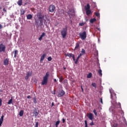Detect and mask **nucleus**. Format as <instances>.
<instances>
[{"label":"nucleus","instance_id":"obj_32","mask_svg":"<svg viewBox=\"0 0 127 127\" xmlns=\"http://www.w3.org/2000/svg\"><path fill=\"white\" fill-rule=\"evenodd\" d=\"M95 14L96 16H97V17H99L100 16V13H99L98 12H96L95 13Z\"/></svg>","mask_w":127,"mask_h":127},{"label":"nucleus","instance_id":"obj_37","mask_svg":"<svg viewBox=\"0 0 127 127\" xmlns=\"http://www.w3.org/2000/svg\"><path fill=\"white\" fill-rule=\"evenodd\" d=\"M93 113H94L95 116H98V114H97V111H96V110H95V109L93 110Z\"/></svg>","mask_w":127,"mask_h":127},{"label":"nucleus","instance_id":"obj_27","mask_svg":"<svg viewBox=\"0 0 127 127\" xmlns=\"http://www.w3.org/2000/svg\"><path fill=\"white\" fill-rule=\"evenodd\" d=\"M97 20L96 19V18H93L90 19V23H94V22H95V21H96Z\"/></svg>","mask_w":127,"mask_h":127},{"label":"nucleus","instance_id":"obj_9","mask_svg":"<svg viewBox=\"0 0 127 127\" xmlns=\"http://www.w3.org/2000/svg\"><path fill=\"white\" fill-rule=\"evenodd\" d=\"M32 75V72L31 71V72H27L25 77V80H28V78H29V77H31Z\"/></svg>","mask_w":127,"mask_h":127},{"label":"nucleus","instance_id":"obj_57","mask_svg":"<svg viewBox=\"0 0 127 127\" xmlns=\"http://www.w3.org/2000/svg\"><path fill=\"white\" fill-rule=\"evenodd\" d=\"M55 82H57V80H55Z\"/></svg>","mask_w":127,"mask_h":127},{"label":"nucleus","instance_id":"obj_20","mask_svg":"<svg viewBox=\"0 0 127 127\" xmlns=\"http://www.w3.org/2000/svg\"><path fill=\"white\" fill-rule=\"evenodd\" d=\"M48 80H43L42 81V85H47V83H48Z\"/></svg>","mask_w":127,"mask_h":127},{"label":"nucleus","instance_id":"obj_43","mask_svg":"<svg viewBox=\"0 0 127 127\" xmlns=\"http://www.w3.org/2000/svg\"><path fill=\"white\" fill-rule=\"evenodd\" d=\"M35 127H38V122H36L35 125Z\"/></svg>","mask_w":127,"mask_h":127},{"label":"nucleus","instance_id":"obj_14","mask_svg":"<svg viewBox=\"0 0 127 127\" xmlns=\"http://www.w3.org/2000/svg\"><path fill=\"white\" fill-rule=\"evenodd\" d=\"M49 77V72H47L46 75L44 77L43 80H48V77Z\"/></svg>","mask_w":127,"mask_h":127},{"label":"nucleus","instance_id":"obj_24","mask_svg":"<svg viewBox=\"0 0 127 127\" xmlns=\"http://www.w3.org/2000/svg\"><path fill=\"white\" fill-rule=\"evenodd\" d=\"M17 4L20 6H21V5H22V0H19V1H18Z\"/></svg>","mask_w":127,"mask_h":127},{"label":"nucleus","instance_id":"obj_51","mask_svg":"<svg viewBox=\"0 0 127 127\" xmlns=\"http://www.w3.org/2000/svg\"><path fill=\"white\" fill-rule=\"evenodd\" d=\"M81 89H82V92H84V89H83V87L82 86H81Z\"/></svg>","mask_w":127,"mask_h":127},{"label":"nucleus","instance_id":"obj_58","mask_svg":"<svg viewBox=\"0 0 127 127\" xmlns=\"http://www.w3.org/2000/svg\"><path fill=\"white\" fill-rule=\"evenodd\" d=\"M60 82H62V80H60Z\"/></svg>","mask_w":127,"mask_h":127},{"label":"nucleus","instance_id":"obj_55","mask_svg":"<svg viewBox=\"0 0 127 127\" xmlns=\"http://www.w3.org/2000/svg\"><path fill=\"white\" fill-rule=\"evenodd\" d=\"M64 70H66V67H64Z\"/></svg>","mask_w":127,"mask_h":127},{"label":"nucleus","instance_id":"obj_45","mask_svg":"<svg viewBox=\"0 0 127 127\" xmlns=\"http://www.w3.org/2000/svg\"><path fill=\"white\" fill-rule=\"evenodd\" d=\"M100 103L103 104V99H102V98H100Z\"/></svg>","mask_w":127,"mask_h":127},{"label":"nucleus","instance_id":"obj_23","mask_svg":"<svg viewBox=\"0 0 127 127\" xmlns=\"http://www.w3.org/2000/svg\"><path fill=\"white\" fill-rule=\"evenodd\" d=\"M24 13H25V11L24 9H22L20 10V15H24Z\"/></svg>","mask_w":127,"mask_h":127},{"label":"nucleus","instance_id":"obj_59","mask_svg":"<svg viewBox=\"0 0 127 127\" xmlns=\"http://www.w3.org/2000/svg\"><path fill=\"white\" fill-rule=\"evenodd\" d=\"M35 82H37V80H35Z\"/></svg>","mask_w":127,"mask_h":127},{"label":"nucleus","instance_id":"obj_63","mask_svg":"<svg viewBox=\"0 0 127 127\" xmlns=\"http://www.w3.org/2000/svg\"><path fill=\"white\" fill-rule=\"evenodd\" d=\"M54 80H56V79H55Z\"/></svg>","mask_w":127,"mask_h":127},{"label":"nucleus","instance_id":"obj_1","mask_svg":"<svg viewBox=\"0 0 127 127\" xmlns=\"http://www.w3.org/2000/svg\"><path fill=\"white\" fill-rule=\"evenodd\" d=\"M68 30V27L65 26V28H63L61 30V33L63 37V38H65L66 35H67V31Z\"/></svg>","mask_w":127,"mask_h":127},{"label":"nucleus","instance_id":"obj_31","mask_svg":"<svg viewBox=\"0 0 127 127\" xmlns=\"http://www.w3.org/2000/svg\"><path fill=\"white\" fill-rule=\"evenodd\" d=\"M87 77L88 78H92V73L90 72L87 76Z\"/></svg>","mask_w":127,"mask_h":127},{"label":"nucleus","instance_id":"obj_36","mask_svg":"<svg viewBox=\"0 0 127 127\" xmlns=\"http://www.w3.org/2000/svg\"><path fill=\"white\" fill-rule=\"evenodd\" d=\"M85 123V127H88V122H87V120H85L84 121Z\"/></svg>","mask_w":127,"mask_h":127},{"label":"nucleus","instance_id":"obj_52","mask_svg":"<svg viewBox=\"0 0 127 127\" xmlns=\"http://www.w3.org/2000/svg\"><path fill=\"white\" fill-rule=\"evenodd\" d=\"M2 28V26L1 25H0V29H1Z\"/></svg>","mask_w":127,"mask_h":127},{"label":"nucleus","instance_id":"obj_19","mask_svg":"<svg viewBox=\"0 0 127 127\" xmlns=\"http://www.w3.org/2000/svg\"><path fill=\"white\" fill-rule=\"evenodd\" d=\"M91 6H90V4L87 3L86 5V6H85V10H90Z\"/></svg>","mask_w":127,"mask_h":127},{"label":"nucleus","instance_id":"obj_39","mask_svg":"<svg viewBox=\"0 0 127 127\" xmlns=\"http://www.w3.org/2000/svg\"><path fill=\"white\" fill-rule=\"evenodd\" d=\"M94 125H95V124H94V122H93V121L90 123V126H94Z\"/></svg>","mask_w":127,"mask_h":127},{"label":"nucleus","instance_id":"obj_4","mask_svg":"<svg viewBox=\"0 0 127 127\" xmlns=\"http://www.w3.org/2000/svg\"><path fill=\"white\" fill-rule=\"evenodd\" d=\"M5 45L2 43L0 44V53H1V52H5Z\"/></svg>","mask_w":127,"mask_h":127},{"label":"nucleus","instance_id":"obj_38","mask_svg":"<svg viewBox=\"0 0 127 127\" xmlns=\"http://www.w3.org/2000/svg\"><path fill=\"white\" fill-rule=\"evenodd\" d=\"M51 60H52V58H51V57H49L48 58V61H51Z\"/></svg>","mask_w":127,"mask_h":127},{"label":"nucleus","instance_id":"obj_17","mask_svg":"<svg viewBox=\"0 0 127 127\" xmlns=\"http://www.w3.org/2000/svg\"><path fill=\"white\" fill-rule=\"evenodd\" d=\"M3 64L6 66L8 65V59H5L3 61Z\"/></svg>","mask_w":127,"mask_h":127},{"label":"nucleus","instance_id":"obj_46","mask_svg":"<svg viewBox=\"0 0 127 127\" xmlns=\"http://www.w3.org/2000/svg\"><path fill=\"white\" fill-rule=\"evenodd\" d=\"M1 102H2L1 99L0 98V106H1Z\"/></svg>","mask_w":127,"mask_h":127},{"label":"nucleus","instance_id":"obj_3","mask_svg":"<svg viewBox=\"0 0 127 127\" xmlns=\"http://www.w3.org/2000/svg\"><path fill=\"white\" fill-rule=\"evenodd\" d=\"M38 18L40 21V24H41V25H43V19H44V15H42V14H40L39 15Z\"/></svg>","mask_w":127,"mask_h":127},{"label":"nucleus","instance_id":"obj_41","mask_svg":"<svg viewBox=\"0 0 127 127\" xmlns=\"http://www.w3.org/2000/svg\"><path fill=\"white\" fill-rule=\"evenodd\" d=\"M65 121H66V119H65L64 118L62 119V122H63V124H64L65 123Z\"/></svg>","mask_w":127,"mask_h":127},{"label":"nucleus","instance_id":"obj_12","mask_svg":"<svg viewBox=\"0 0 127 127\" xmlns=\"http://www.w3.org/2000/svg\"><path fill=\"white\" fill-rule=\"evenodd\" d=\"M46 56V54H43V55L41 56V59H40V63H42V61H43V60H44V59H45Z\"/></svg>","mask_w":127,"mask_h":127},{"label":"nucleus","instance_id":"obj_10","mask_svg":"<svg viewBox=\"0 0 127 127\" xmlns=\"http://www.w3.org/2000/svg\"><path fill=\"white\" fill-rule=\"evenodd\" d=\"M65 56L69 57V58H71V57H72L73 61H75V56L73 54H65Z\"/></svg>","mask_w":127,"mask_h":127},{"label":"nucleus","instance_id":"obj_40","mask_svg":"<svg viewBox=\"0 0 127 127\" xmlns=\"http://www.w3.org/2000/svg\"><path fill=\"white\" fill-rule=\"evenodd\" d=\"M79 25L80 26H83L84 25V23H79Z\"/></svg>","mask_w":127,"mask_h":127},{"label":"nucleus","instance_id":"obj_60","mask_svg":"<svg viewBox=\"0 0 127 127\" xmlns=\"http://www.w3.org/2000/svg\"><path fill=\"white\" fill-rule=\"evenodd\" d=\"M56 127H58V126H56Z\"/></svg>","mask_w":127,"mask_h":127},{"label":"nucleus","instance_id":"obj_62","mask_svg":"<svg viewBox=\"0 0 127 127\" xmlns=\"http://www.w3.org/2000/svg\"><path fill=\"white\" fill-rule=\"evenodd\" d=\"M54 95H55V93H54Z\"/></svg>","mask_w":127,"mask_h":127},{"label":"nucleus","instance_id":"obj_49","mask_svg":"<svg viewBox=\"0 0 127 127\" xmlns=\"http://www.w3.org/2000/svg\"><path fill=\"white\" fill-rule=\"evenodd\" d=\"M118 107H119V108H121V103L118 104Z\"/></svg>","mask_w":127,"mask_h":127},{"label":"nucleus","instance_id":"obj_18","mask_svg":"<svg viewBox=\"0 0 127 127\" xmlns=\"http://www.w3.org/2000/svg\"><path fill=\"white\" fill-rule=\"evenodd\" d=\"M91 13H92V10H91L90 9H89V10H86V15L89 16Z\"/></svg>","mask_w":127,"mask_h":127},{"label":"nucleus","instance_id":"obj_16","mask_svg":"<svg viewBox=\"0 0 127 127\" xmlns=\"http://www.w3.org/2000/svg\"><path fill=\"white\" fill-rule=\"evenodd\" d=\"M3 118H4V116L2 115L0 119V127H1V125L2 124V122H3Z\"/></svg>","mask_w":127,"mask_h":127},{"label":"nucleus","instance_id":"obj_33","mask_svg":"<svg viewBox=\"0 0 127 127\" xmlns=\"http://www.w3.org/2000/svg\"><path fill=\"white\" fill-rule=\"evenodd\" d=\"M33 102L34 104H37V101L36 100V97L33 98Z\"/></svg>","mask_w":127,"mask_h":127},{"label":"nucleus","instance_id":"obj_15","mask_svg":"<svg viewBox=\"0 0 127 127\" xmlns=\"http://www.w3.org/2000/svg\"><path fill=\"white\" fill-rule=\"evenodd\" d=\"M79 48H80V44L79 43H76L75 44L74 50H77V49H79Z\"/></svg>","mask_w":127,"mask_h":127},{"label":"nucleus","instance_id":"obj_48","mask_svg":"<svg viewBox=\"0 0 127 127\" xmlns=\"http://www.w3.org/2000/svg\"><path fill=\"white\" fill-rule=\"evenodd\" d=\"M31 97L30 95L27 96V99H31Z\"/></svg>","mask_w":127,"mask_h":127},{"label":"nucleus","instance_id":"obj_2","mask_svg":"<svg viewBox=\"0 0 127 127\" xmlns=\"http://www.w3.org/2000/svg\"><path fill=\"white\" fill-rule=\"evenodd\" d=\"M79 37L82 40H85L87 38V32L84 31L82 33H79Z\"/></svg>","mask_w":127,"mask_h":127},{"label":"nucleus","instance_id":"obj_13","mask_svg":"<svg viewBox=\"0 0 127 127\" xmlns=\"http://www.w3.org/2000/svg\"><path fill=\"white\" fill-rule=\"evenodd\" d=\"M45 35H46V33H45L44 32L42 33V35L39 38V40L40 41H41V40H42V38H43V37H44V36H45Z\"/></svg>","mask_w":127,"mask_h":127},{"label":"nucleus","instance_id":"obj_8","mask_svg":"<svg viewBox=\"0 0 127 127\" xmlns=\"http://www.w3.org/2000/svg\"><path fill=\"white\" fill-rule=\"evenodd\" d=\"M87 118L90 120V121H93L94 120V115L92 113H89L87 115Z\"/></svg>","mask_w":127,"mask_h":127},{"label":"nucleus","instance_id":"obj_29","mask_svg":"<svg viewBox=\"0 0 127 127\" xmlns=\"http://www.w3.org/2000/svg\"><path fill=\"white\" fill-rule=\"evenodd\" d=\"M20 117H22L23 116V110H21L19 114Z\"/></svg>","mask_w":127,"mask_h":127},{"label":"nucleus","instance_id":"obj_5","mask_svg":"<svg viewBox=\"0 0 127 127\" xmlns=\"http://www.w3.org/2000/svg\"><path fill=\"white\" fill-rule=\"evenodd\" d=\"M74 12L75 11L74 10V9L70 8L68 11L67 14H68L69 17L71 18V16H73V15H74Z\"/></svg>","mask_w":127,"mask_h":127},{"label":"nucleus","instance_id":"obj_42","mask_svg":"<svg viewBox=\"0 0 127 127\" xmlns=\"http://www.w3.org/2000/svg\"><path fill=\"white\" fill-rule=\"evenodd\" d=\"M34 115H35V117H37V116H38V112H35Z\"/></svg>","mask_w":127,"mask_h":127},{"label":"nucleus","instance_id":"obj_22","mask_svg":"<svg viewBox=\"0 0 127 127\" xmlns=\"http://www.w3.org/2000/svg\"><path fill=\"white\" fill-rule=\"evenodd\" d=\"M80 57L78 56L76 60H75L74 63L75 64H78V62L79 61V59H80Z\"/></svg>","mask_w":127,"mask_h":127},{"label":"nucleus","instance_id":"obj_44","mask_svg":"<svg viewBox=\"0 0 127 127\" xmlns=\"http://www.w3.org/2000/svg\"><path fill=\"white\" fill-rule=\"evenodd\" d=\"M83 55H84V54H82V53H81L78 55V56H79V57H81V56H83Z\"/></svg>","mask_w":127,"mask_h":127},{"label":"nucleus","instance_id":"obj_56","mask_svg":"<svg viewBox=\"0 0 127 127\" xmlns=\"http://www.w3.org/2000/svg\"><path fill=\"white\" fill-rule=\"evenodd\" d=\"M35 23H37V21H35Z\"/></svg>","mask_w":127,"mask_h":127},{"label":"nucleus","instance_id":"obj_25","mask_svg":"<svg viewBox=\"0 0 127 127\" xmlns=\"http://www.w3.org/2000/svg\"><path fill=\"white\" fill-rule=\"evenodd\" d=\"M98 73L99 76H100L101 77H102V76L103 75V73H102V69L98 70Z\"/></svg>","mask_w":127,"mask_h":127},{"label":"nucleus","instance_id":"obj_30","mask_svg":"<svg viewBox=\"0 0 127 127\" xmlns=\"http://www.w3.org/2000/svg\"><path fill=\"white\" fill-rule=\"evenodd\" d=\"M91 86H92V87H95V89L97 88V84H96V83H92Z\"/></svg>","mask_w":127,"mask_h":127},{"label":"nucleus","instance_id":"obj_47","mask_svg":"<svg viewBox=\"0 0 127 127\" xmlns=\"http://www.w3.org/2000/svg\"><path fill=\"white\" fill-rule=\"evenodd\" d=\"M3 11H4L5 12H6V9H5V8H3Z\"/></svg>","mask_w":127,"mask_h":127},{"label":"nucleus","instance_id":"obj_7","mask_svg":"<svg viewBox=\"0 0 127 127\" xmlns=\"http://www.w3.org/2000/svg\"><path fill=\"white\" fill-rule=\"evenodd\" d=\"M49 9L50 12H54V10H55V6L54 5H50L49 7Z\"/></svg>","mask_w":127,"mask_h":127},{"label":"nucleus","instance_id":"obj_21","mask_svg":"<svg viewBox=\"0 0 127 127\" xmlns=\"http://www.w3.org/2000/svg\"><path fill=\"white\" fill-rule=\"evenodd\" d=\"M18 52V51L16 50H15L14 52H12V53H14V58H16V55H17Z\"/></svg>","mask_w":127,"mask_h":127},{"label":"nucleus","instance_id":"obj_35","mask_svg":"<svg viewBox=\"0 0 127 127\" xmlns=\"http://www.w3.org/2000/svg\"><path fill=\"white\" fill-rule=\"evenodd\" d=\"M81 53H82V54H85L86 53V51H85V50H84V49H82V51L81 52Z\"/></svg>","mask_w":127,"mask_h":127},{"label":"nucleus","instance_id":"obj_54","mask_svg":"<svg viewBox=\"0 0 127 127\" xmlns=\"http://www.w3.org/2000/svg\"><path fill=\"white\" fill-rule=\"evenodd\" d=\"M1 8V5H0V9Z\"/></svg>","mask_w":127,"mask_h":127},{"label":"nucleus","instance_id":"obj_34","mask_svg":"<svg viewBox=\"0 0 127 127\" xmlns=\"http://www.w3.org/2000/svg\"><path fill=\"white\" fill-rule=\"evenodd\" d=\"M59 124H60V120H59V121L56 122V126L58 127V126H59Z\"/></svg>","mask_w":127,"mask_h":127},{"label":"nucleus","instance_id":"obj_6","mask_svg":"<svg viewBox=\"0 0 127 127\" xmlns=\"http://www.w3.org/2000/svg\"><path fill=\"white\" fill-rule=\"evenodd\" d=\"M111 98L113 100V102L117 104V94H116V93H111Z\"/></svg>","mask_w":127,"mask_h":127},{"label":"nucleus","instance_id":"obj_53","mask_svg":"<svg viewBox=\"0 0 127 127\" xmlns=\"http://www.w3.org/2000/svg\"><path fill=\"white\" fill-rule=\"evenodd\" d=\"M97 30H99V31L101 30V29H100V28H98Z\"/></svg>","mask_w":127,"mask_h":127},{"label":"nucleus","instance_id":"obj_11","mask_svg":"<svg viewBox=\"0 0 127 127\" xmlns=\"http://www.w3.org/2000/svg\"><path fill=\"white\" fill-rule=\"evenodd\" d=\"M65 95V91L64 90H62L59 93L58 97H63Z\"/></svg>","mask_w":127,"mask_h":127},{"label":"nucleus","instance_id":"obj_26","mask_svg":"<svg viewBox=\"0 0 127 127\" xmlns=\"http://www.w3.org/2000/svg\"><path fill=\"white\" fill-rule=\"evenodd\" d=\"M32 17H33V16L30 14L27 15V19H31Z\"/></svg>","mask_w":127,"mask_h":127},{"label":"nucleus","instance_id":"obj_28","mask_svg":"<svg viewBox=\"0 0 127 127\" xmlns=\"http://www.w3.org/2000/svg\"><path fill=\"white\" fill-rule=\"evenodd\" d=\"M8 105H11V104H12V98H11V99H10L8 102H7Z\"/></svg>","mask_w":127,"mask_h":127},{"label":"nucleus","instance_id":"obj_61","mask_svg":"<svg viewBox=\"0 0 127 127\" xmlns=\"http://www.w3.org/2000/svg\"><path fill=\"white\" fill-rule=\"evenodd\" d=\"M0 92H1V90L0 89Z\"/></svg>","mask_w":127,"mask_h":127},{"label":"nucleus","instance_id":"obj_50","mask_svg":"<svg viewBox=\"0 0 127 127\" xmlns=\"http://www.w3.org/2000/svg\"><path fill=\"white\" fill-rule=\"evenodd\" d=\"M54 106V102H52L51 107H53Z\"/></svg>","mask_w":127,"mask_h":127}]
</instances>
